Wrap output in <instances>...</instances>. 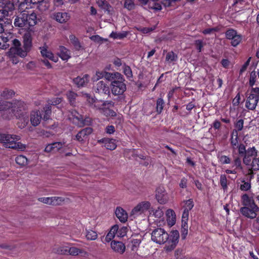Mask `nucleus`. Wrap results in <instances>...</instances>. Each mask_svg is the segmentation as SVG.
<instances>
[{"label": "nucleus", "instance_id": "f257e3e1", "mask_svg": "<svg viewBox=\"0 0 259 259\" xmlns=\"http://www.w3.org/2000/svg\"><path fill=\"white\" fill-rule=\"evenodd\" d=\"M179 232L174 230L168 234L163 229L157 228L151 233V239L159 244H165L164 248L167 251L172 250L179 242Z\"/></svg>", "mask_w": 259, "mask_h": 259}, {"label": "nucleus", "instance_id": "f03ea898", "mask_svg": "<svg viewBox=\"0 0 259 259\" xmlns=\"http://www.w3.org/2000/svg\"><path fill=\"white\" fill-rule=\"evenodd\" d=\"M27 109V105L23 101H15L12 113L9 115L5 116V119L10 120L15 116L18 120L17 123L18 127L23 129L26 126L29 121Z\"/></svg>", "mask_w": 259, "mask_h": 259}, {"label": "nucleus", "instance_id": "7ed1b4c3", "mask_svg": "<svg viewBox=\"0 0 259 259\" xmlns=\"http://www.w3.org/2000/svg\"><path fill=\"white\" fill-rule=\"evenodd\" d=\"M83 96L91 107L96 110H99L101 113L106 117H113L115 116L116 113L114 111L110 109L109 108L106 107L107 105H112L111 102H108L101 100H97L88 94H84Z\"/></svg>", "mask_w": 259, "mask_h": 259}, {"label": "nucleus", "instance_id": "20e7f679", "mask_svg": "<svg viewBox=\"0 0 259 259\" xmlns=\"http://www.w3.org/2000/svg\"><path fill=\"white\" fill-rule=\"evenodd\" d=\"M20 137L15 135L0 133V143L4 144L6 148L24 150L26 145L18 142Z\"/></svg>", "mask_w": 259, "mask_h": 259}, {"label": "nucleus", "instance_id": "39448f33", "mask_svg": "<svg viewBox=\"0 0 259 259\" xmlns=\"http://www.w3.org/2000/svg\"><path fill=\"white\" fill-rule=\"evenodd\" d=\"M148 218L149 222L154 223L158 226H163L166 224L162 207L158 206L155 209L150 208Z\"/></svg>", "mask_w": 259, "mask_h": 259}, {"label": "nucleus", "instance_id": "423d86ee", "mask_svg": "<svg viewBox=\"0 0 259 259\" xmlns=\"http://www.w3.org/2000/svg\"><path fill=\"white\" fill-rule=\"evenodd\" d=\"M151 204L148 201H143L138 203L131 210L130 217L132 219L138 218H143L146 215L145 213L149 210Z\"/></svg>", "mask_w": 259, "mask_h": 259}, {"label": "nucleus", "instance_id": "0eeeda50", "mask_svg": "<svg viewBox=\"0 0 259 259\" xmlns=\"http://www.w3.org/2000/svg\"><path fill=\"white\" fill-rule=\"evenodd\" d=\"M116 79L112 80L111 83V90L112 93L114 95H122L126 89L124 79L123 76L118 72L115 74Z\"/></svg>", "mask_w": 259, "mask_h": 259}, {"label": "nucleus", "instance_id": "6e6552de", "mask_svg": "<svg viewBox=\"0 0 259 259\" xmlns=\"http://www.w3.org/2000/svg\"><path fill=\"white\" fill-rule=\"evenodd\" d=\"M259 101V88H252L247 96L245 106L248 110H254Z\"/></svg>", "mask_w": 259, "mask_h": 259}, {"label": "nucleus", "instance_id": "1a4fd4ad", "mask_svg": "<svg viewBox=\"0 0 259 259\" xmlns=\"http://www.w3.org/2000/svg\"><path fill=\"white\" fill-rule=\"evenodd\" d=\"M14 46L10 49L8 52V55L11 56L13 55H17L21 57H25L27 56V53L29 51L26 50L21 47L20 42L17 39H14L13 40Z\"/></svg>", "mask_w": 259, "mask_h": 259}, {"label": "nucleus", "instance_id": "9d476101", "mask_svg": "<svg viewBox=\"0 0 259 259\" xmlns=\"http://www.w3.org/2000/svg\"><path fill=\"white\" fill-rule=\"evenodd\" d=\"M7 2L11 3L12 5L18 7L21 11H24L25 9H29V2L27 0H0V7L3 8ZM34 0H30V3H35Z\"/></svg>", "mask_w": 259, "mask_h": 259}, {"label": "nucleus", "instance_id": "9b49d317", "mask_svg": "<svg viewBox=\"0 0 259 259\" xmlns=\"http://www.w3.org/2000/svg\"><path fill=\"white\" fill-rule=\"evenodd\" d=\"M155 198L160 204H165L169 201L168 194L162 186L157 187L155 191Z\"/></svg>", "mask_w": 259, "mask_h": 259}, {"label": "nucleus", "instance_id": "f8f14e48", "mask_svg": "<svg viewBox=\"0 0 259 259\" xmlns=\"http://www.w3.org/2000/svg\"><path fill=\"white\" fill-rule=\"evenodd\" d=\"M240 211L244 217L250 219H254L256 217V212L259 211V207L258 206H243L240 208Z\"/></svg>", "mask_w": 259, "mask_h": 259}, {"label": "nucleus", "instance_id": "ddd939ff", "mask_svg": "<svg viewBox=\"0 0 259 259\" xmlns=\"http://www.w3.org/2000/svg\"><path fill=\"white\" fill-rule=\"evenodd\" d=\"M62 101V99L59 97H56L55 98L53 99L50 100L49 102V104L47 105L44 108V111L45 112V114L43 117V119L44 120H47L50 119V115L51 113V106L50 104L53 105H57L60 103Z\"/></svg>", "mask_w": 259, "mask_h": 259}, {"label": "nucleus", "instance_id": "4468645a", "mask_svg": "<svg viewBox=\"0 0 259 259\" xmlns=\"http://www.w3.org/2000/svg\"><path fill=\"white\" fill-rule=\"evenodd\" d=\"M68 116V119L75 124L79 126L84 124L83 117L75 110L70 111Z\"/></svg>", "mask_w": 259, "mask_h": 259}, {"label": "nucleus", "instance_id": "2eb2a0df", "mask_svg": "<svg viewBox=\"0 0 259 259\" xmlns=\"http://www.w3.org/2000/svg\"><path fill=\"white\" fill-rule=\"evenodd\" d=\"M38 200L45 204L56 205L61 204L64 199L61 197H40Z\"/></svg>", "mask_w": 259, "mask_h": 259}, {"label": "nucleus", "instance_id": "dca6fc26", "mask_svg": "<svg viewBox=\"0 0 259 259\" xmlns=\"http://www.w3.org/2000/svg\"><path fill=\"white\" fill-rule=\"evenodd\" d=\"M166 224L169 227L175 225L177 220L176 214L175 211L170 208L166 210L165 212Z\"/></svg>", "mask_w": 259, "mask_h": 259}, {"label": "nucleus", "instance_id": "f3484780", "mask_svg": "<svg viewBox=\"0 0 259 259\" xmlns=\"http://www.w3.org/2000/svg\"><path fill=\"white\" fill-rule=\"evenodd\" d=\"M14 103L15 102L11 103L0 100V111H5L3 115L4 119L5 116L9 115L12 113Z\"/></svg>", "mask_w": 259, "mask_h": 259}, {"label": "nucleus", "instance_id": "a211bd4d", "mask_svg": "<svg viewBox=\"0 0 259 259\" xmlns=\"http://www.w3.org/2000/svg\"><path fill=\"white\" fill-rule=\"evenodd\" d=\"M39 50L42 57L49 59L54 62H57L58 61V57L55 56L53 53L48 49L46 46L40 47Z\"/></svg>", "mask_w": 259, "mask_h": 259}, {"label": "nucleus", "instance_id": "6ab92c4d", "mask_svg": "<svg viewBox=\"0 0 259 259\" xmlns=\"http://www.w3.org/2000/svg\"><path fill=\"white\" fill-rule=\"evenodd\" d=\"M94 90L96 93L101 95H107L110 93L108 85L103 80L99 81L95 87Z\"/></svg>", "mask_w": 259, "mask_h": 259}, {"label": "nucleus", "instance_id": "aec40b11", "mask_svg": "<svg viewBox=\"0 0 259 259\" xmlns=\"http://www.w3.org/2000/svg\"><path fill=\"white\" fill-rule=\"evenodd\" d=\"M256 154L257 151L254 147L248 148L244 155L243 159V163L246 165H249L252 157L255 156Z\"/></svg>", "mask_w": 259, "mask_h": 259}, {"label": "nucleus", "instance_id": "412c9836", "mask_svg": "<svg viewBox=\"0 0 259 259\" xmlns=\"http://www.w3.org/2000/svg\"><path fill=\"white\" fill-rule=\"evenodd\" d=\"M42 116L39 110H33L30 115V120L31 124L33 126H37L40 122Z\"/></svg>", "mask_w": 259, "mask_h": 259}, {"label": "nucleus", "instance_id": "4be33fe9", "mask_svg": "<svg viewBox=\"0 0 259 259\" xmlns=\"http://www.w3.org/2000/svg\"><path fill=\"white\" fill-rule=\"evenodd\" d=\"M19 11L22 13L19 16H17L14 21V25L15 26L20 27H25L28 28L26 22V10L24 11H21L19 9Z\"/></svg>", "mask_w": 259, "mask_h": 259}, {"label": "nucleus", "instance_id": "5701e85b", "mask_svg": "<svg viewBox=\"0 0 259 259\" xmlns=\"http://www.w3.org/2000/svg\"><path fill=\"white\" fill-rule=\"evenodd\" d=\"M99 143L104 144V146L108 150H113L116 147V143L115 140L109 138H103L98 141Z\"/></svg>", "mask_w": 259, "mask_h": 259}, {"label": "nucleus", "instance_id": "b1692460", "mask_svg": "<svg viewBox=\"0 0 259 259\" xmlns=\"http://www.w3.org/2000/svg\"><path fill=\"white\" fill-rule=\"evenodd\" d=\"M111 247L114 251L121 254L125 250V245L120 241H112L111 243Z\"/></svg>", "mask_w": 259, "mask_h": 259}, {"label": "nucleus", "instance_id": "393cba45", "mask_svg": "<svg viewBox=\"0 0 259 259\" xmlns=\"http://www.w3.org/2000/svg\"><path fill=\"white\" fill-rule=\"evenodd\" d=\"M93 132L92 128L87 127L80 131L76 135V138L79 142H82L85 140L89 135Z\"/></svg>", "mask_w": 259, "mask_h": 259}, {"label": "nucleus", "instance_id": "a878e982", "mask_svg": "<svg viewBox=\"0 0 259 259\" xmlns=\"http://www.w3.org/2000/svg\"><path fill=\"white\" fill-rule=\"evenodd\" d=\"M241 203L244 206H257L254 202L253 197L249 196L247 194L242 195Z\"/></svg>", "mask_w": 259, "mask_h": 259}, {"label": "nucleus", "instance_id": "bb28decb", "mask_svg": "<svg viewBox=\"0 0 259 259\" xmlns=\"http://www.w3.org/2000/svg\"><path fill=\"white\" fill-rule=\"evenodd\" d=\"M26 22L28 28L35 25L37 22L36 14L33 12L28 14L26 11Z\"/></svg>", "mask_w": 259, "mask_h": 259}, {"label": "nucleus", "instance_id": "cd10ccee", "mask_svg": "<svg viewBox=\"0 0 259 259\" xmlns=\"http://www.w3.org/2000/svg\"><path fill=\"white\" fill-rule=\"evenodd\" d=\"M89 80V76L88 74H84L78 76L73 79V82L78 87H83L85 85Z\"/></svg>", "mask_w": 259, "mask_h": 259}, {"label": "nucleus", "instance_id": "c85d7f7f", "mask_svg": "<svg viewBox=\"0 0 259 259\" xmlns=\"http://www.w3.org/2000/svg\"><path fill=\"white\" fill-rule=\"evenodd\" d=\"M59 56L64 61H67L71 57L70 51L64 46H60Z\"/></svg>", "mask_w": 259, "mask_h": 259}, {"label": "nucleus", "instance_id": "c756f323", "mask_svg": "<svg viewBox=\"0 0 259 259\" xmlns=\"http://www.w3.org/2000/svg\"><path fill=\"white\" fill-rule=\"evenodd\" d=\"M115 214L121 222H125L127 221L128 215L126 212L121 207H117L115 210Z\"/></svg>", "mask_w": 259, "mask_h": 259}, {"label": "nucleus", "instance_id": "7c9ffc66", "mask_svg": "<svg viewBox=\"0 0 259 259\" xmlns=\"http://www.w3.org/2000/svg\"><path fill=\"white\" fill-rule=\"evenodd\" d=\"M54 17L59 23H62L69 20V17L65 12H58L54 14Z\"/></svg>", "mask_w": 259, "mask_h": 259}, {"label": "nucleus", "instance_id": "2f4dec72", "mask_svg": "<svg viewBox=\"0 0 259 259\" xmlns=\"http://www.w3.org/2000/svg\"><path fill=\"white\" fill-rule=\"evenodd\" d=\"M117 229H118V226L117 225L111 227L105 238V240L107 242H110L116 235L117 236Z\"/></svg>", "mask_w": 259, "mask_h": 259}, {"label": "nucleus", "instance_id": "473e14b6", "mask_svg": "<svg viewBox=\"0 0 259 259\" xmlns=\"http://www.w3.org/2000/svg\"><path fill=\"white\" fill-rule=\"evenodd\" d=\"M231 145L233 149H235L238 147V134L237 130H233L231 134Z\"/></svg>", "mask_w": 259, "mask_h": 259}, {"label": "nucleus", "instance_id": "72a5a7b5", "mask_svg": "<svg viewBox=\"0 0 259 259\" xmlns=\"http://www.w3.org/2000/svg\"><path fill=\"white\" fill-rule=\"evenodd\" d=\"M14 92L12 90L5 89L0 91V97L5 99H9L13 97Z\"/></svg>", "mask_w": 259, "mask_h": 259}, {"label": "nucleus", "instance_id": "f704fd0d", "mask_svg": "<svg viewBox=\"0 0 259 259\" xmlns=\"http://www.w3.org/2000/svg\"><path fill=\"white\" fill-rule=\"evenodd\" d=\"M70 42L73 45L76 50H79L82 46L78 40V39L73 34H70L69 36Z\"/></svg>", "mask_w": 259, "mask_h": 259}, {"label": "nucleus", "instance_id": "c9c22d12", "mask_svg": "<svg viewBox=\"0 0 259 259\" xmlns=\"http://www.w3.org/2000/svg\"><path fill=\"white\" fill-rule=\"evenodd\" d=\"M246 4L244 0H234L233 6L236 11H239L245 8Z\"/></svg>", "mask_w": 259, "mask_h": 259}, {"label": "nucleus", "instance_id": "e433bc0d", "mask_svg": "<svg viewBox=\"0 0 259 259\" xmlns=\"http://www.w3.org/2000/svg\"><path fill=\"white\" fill-rule=\"evenodd\" d=\"M35 7L40 12H43L47 11L49 8V4L47 1L42 0L41 2Z\"/></svg>", "mask_w": 259, "mask_h": 259}, {"label": "nucleus", "instance_id": "4c0bfd02", "mask_svg": "<svg viewBox=\"0 0 259 259\" xmlns=\"http://www.w3.org/2000/svg\"><path fill=\"white\" fill-rule=\"evenodd\" d=\"M16 163L20 166H25L27 163V158L22 155L17 156L15 158Z\"/></svg>", "mask_w": 259, "mask_h": 259}, {"label": "nucleus", "instance_id": "58836bf2", "mask_svg": "<svg viewBox=\"0 0 259 259\" xmlns=\"http://www.w3.org/2000/svg\"><path fill=\"white\" fill-rule=\"evenodd\" d=\"M127 33L126 32H112L110 34V37L114 39H122L127 36Z\"/></svg>", "mask_w": 259, "mask_h": 259}, {"label": "nucleus", "instance_id": "ea45409f", "mask_svg": "<svg viewBox=\"0 0 259 259\" xmlns=\"http://www.w3.org/2000/svg\"><path fill=\"white\" fill-rule=\"evenodd\" d=\"M98 235L96 232L89 230L86 231V238L88 240H95L97 238Z\"/></svg>", "mask_w": 259, "mask_h": 259}, {"label": "nucleus", "instance_id": "a19ab883", "mask_svg": "<svg viewBox=\"0 0 259 259\" xmlns=\"http://www.w3.org/2000/svg\"><path fill=\"white\" fill-rule=\"evenodd\" d=\"M66 96L70 103L72 105H74L75 100L77 96V94L72 91H69L67 93Z\"/></svg>", "mask_w": 259, "mask_h": 259}, {"label": "nucleus", "instance_id": "79ce46f5", "mask_svg": "<svg viewBox=\"0 0 259 259\" xmlns=\"http://www.w3.org/2000/svg\"><path fill=\"white\" fill-rule=\"evenodd\" d=\"M23 44V48L29 51L31 47V39L29 35H25Z\"/></svg>", "mask_w": 259, "mask_h": 259}, {"label": "nucleus", "instance_id": "37998d69", "mask_svg": "<svg viewBox=\"0 0 259 259\" xmlns=\"http://www.w3.org/2000/svg\"><path fill=\"white\" fill-rule=\"evenodd\" d=\"M8 37L0 36V49H6L9 47Z\"/></svg>", "mask_w": 259, "mask_h": 259}, {"label": "nucleus", "instance_id": "c03bdc74", "mask_svg": "<svg viewBox=\"0 0 259 259\" xmlns=\"http://www.w3.org/2000/svg\"><path fill=\"white\" fill-rule=\"evenodd\" d=\"M184 203H185L183 206L184 210L189 211L194 206V203L191 199L184 201Z\"/></svg>", "mask_w": 259, "mask_h": 259}, {"label": "nucleus", "instance_id": "a18cd8bd", "mask_svg": "<svg viewBox=\"0 0 259 259\" xmlns=\"http://www.w3.org/2000/svg\"><path fill=\"white\" fill-rule=\"evenodd\" d=\"M189 211L184 210L182 216V223L183 228L185 227L187 225V222L189 219Z\"/></svg>", "mask_w": 259, "mask_h": 259}, {"label": "nucleus", "instance_id": "49530a36", "mask_svg": "<svg viewBox=\"0 0 259 259\" xmlns=\"http://www.w3.org/2000/svg\"><path fill=\"white\" fill-rule=\"evenodd\" d=\"M256 76L255 71H253L251 72L249 79V84L250 87H252L255 84Z\"/></svg>", "mask_w": 259, "mask_h": 259}, {"label": "nucleus", "instance_id": "de8ad7c7", "mask_svg": "<svg viewBox=\"0 0 259 259\" xmlns=\"http://www.w3.org/2000/svg\"><path fill=\"white\" fill-rule=\"evenodd\" d=\"M164 101L162 98H158L156 102V110L157 112L161 113L163 110Z\"/></svg>", "mask_w": 259, "mask_h": 259}, {"label": "nucleus", "instance_id": "09e8293b", "mask_svg": "<svg viewBox=\"0 0 259 259\" xmlns=\"http://www.w3.org/2000/svg\"><path fill=\"white\" fill-rule=\"evenodd\" d=\"M235 168L237 170L238 169H242V167L241 166V160L239 157H237L234 159L233 161V165L232 167Z\"/></svg>", "mask_w": 259, "mask_h": 259}, {"label": "nucleus", "instance_id": "8fccbe9b", "mask_svg": "<svg viewBox=\"0 0 259 259\" xmlns=\"http://www.w3.org/2000/svg\"><path fill=\"white\" fill-rule=\"evenodd\" d=\"M177 56L172 52H168L166 56V61L169 62H171L176 60Z\"/></svg>", "mask_w": 259, "mask_h": 259}, {"label": "nucleus", "instance_id": "3c124183", "mask_svg": "<svg viewBox=\"0 0 259 259\" xmlns=\"http://www.w3.org/2000/svg\"><path fill=\"white\" fill-rule=\"evenodd\" d=\"M241 35L237 34L231 39L232 45L234 47L237 46L241 42Z\"/></svg>", "mask_w": 259, "mask_h": 259}, {"label": "nucleus", "instance_id": "603ef678", "mask_svg": "<svg viewBox=\"0 0 259 259\" xmlns=\"http://www.w3.org/2000/svg\"><path fill=\"white\" fill-rule=\"evenodd\" d=\"M244 121L242 119L238 120L235 123V129L234 130H237V133L238 131H240L243 127Z\"/></svg>", "mask_w": 259, "mask_h": 259}, {"label": "nucleus", "instance_id": "864d4df0", "mask_svg": "<svg viewBox=\"0 0 259 259\" xmlns=\"http://www.w3.org/2000/svg\"><path fill=\"white\" fill-rule=\"evenodd\" d=\"M220 184L224 190L227 189V177L224 175H222L220 177Z\"/></svg>", "mask_w": 259, "mask_h": 259}, {"label": "nucleus", "instance_id": "5fc2aeb1", "mask_svg": "<svg viewBox=\"0 0 259 259\" xmlns=\"http://www.w3.org/2000/svg\"><path fill=\"white\" fill-rule=\"evenodd\" d=\"M219 161L221 164H229L231 162V159L229 157L226 155H222L219 157Z\"/></svg>", "mask_w": 259, "mask_h": 259}, {"label": "nucleus", "instance_id": "6e6d98bb", "mask_svg": "<svg viewBox=\"0 0 259 259\" xmlns=\"http://www.w3.org/2000/svg\"><path fill=\"white\" fill-rule=\"evenodd\" d=\"M68 253L72 255H77L79 253L81 252V251L80 249L77 247H70L68 250Z\"/></svg>", "mask_w": 259, "mask_h": 259}, {"label": "nucleus", "instance_id": "4d7b16f0", "mask_svg": "<svg viewBox=\"0 0 259 259\" xmlns=\"http://www.w3.org/2000/svg\"><path fill=\"white\" fill-rule=\"evenodd\" d=\"M237 34V32L233 29H229L226 32V37L229 39H232Z\"/></svg>", "mask_w": 259, "mask_h": 259}, {"label": "nucleus", "instance_id": "13d9d810", "mask_svg": "<svg viewBox=\"0 0 259 259\" xmlns=\"http://www.w3.org/2000/svg\"><path fill=\"white\" fill-rule=\"evenodd\" d=\"M251 188V185L249 182L242 181V184L240 185V189L242 191H247Z\"/></svg>", "mask_w": 259, "mask_h": 259}, {"label": "nucleus", "instance_id": "bf43d9fd", "mask_svg": "<svg viewBox=\"0 0 259 259\" xmlns=\"http://www.w3.org/2000/svg\"><path fill=\"white\" fill-rule=\"evenodd\" d=\"M105 71H97L96 74L93 76L92 79L94 81H97L104 77Z\"/></svg>", "mask_w": 259, "mask_h": 259}, {"label": "nucleus", "instance_id": "052dcab7", "mask_svg": "<svg viewBox=\"0 0 259 259\" xmlns=\"http://www.w3.org/2000/svg\"><path fill=\"white\" fill-rule=\"evenodd\" d=\"M127 228L122 227L120 229H117V236L122 237L124 236L126 234Z\"/></svg>", "mask_w": 259, "mask_h": 259}, {"label": "nucleus", "instance_id": "680f3d73", "mask_svg": "<svg viewBox=\"0 0 259 259\" xmlns=\"http://www.w3.org/2000/svg\"><path fill=\"white\" fill-rule=\"evenodd\" d=\"M251 166L252 168L254 170H259V158L253 159Z\"/></svg>", "mask_w": 259, "mask_h": 259}, {"label": "nucleus", "instance_id": "e2e57ef3", "mask_svg": "<svg viewBox=\"0 0 259 259\" xmlns=\"http://www.w3.org/2000/svg\"><path fill=\"white\" fill-rule=\"evenodd\" d=\"M116 74L115 73H109L105 71V74L104 75V77H105L106 79H107L108 80H114V79H116V76L115 75Z\"/></svg>", "mask_w": 259, "mask_h": 259}, {"label": "nucleus", "instance_id": "0e129e2a", "mask_svg": "<svg viewBox=\"0 0 259 259\" xmlns=\"http://www.w3.org/2000/svg\"><path fill=\"white\" fill-rule=\"evenodd\" d=\"M91 39L97 42H102L103 41H107V39L100 37L98 35H93L90 37Z\"/></svg>", "mask_w": 259, "mask_h": 259}, {"label": "nucleus", "instance_id": "69168bd1", "mask_svg": "<svg viewBox=\"0 0 259 259\" xmlns=\"http://www.w3.org/2000/svg\"><path fill=\"white\" fill-rule=\"evenodd\" d=\"M134 7H135L134 4L132 1L127 0L125 2L124 7L126 9H127L129 10H131L133 9L134 8Z\"/></svg>", "mask_w": 259, "mask_h": 259}, {"label": "nucleus", "instance_id": "338daca9", "mask_svg": "<svg viewBox=\"0 0 259 259\" xmlns=\"http://www.w3.org/2000/svg\"><path fill=\"white\" fill-rule=\"evenodd\" d=\"M123 72L124 74L128 77L131 78L132 77V72L131 68L129 66H126L124 67Z\"/></svg>", "mask_w": 259, "mask_h": 259}, {"label": "nucleus", "instance_id": "774afa93", "mask_svg": "<svg viewBox=\"0 0 259 259\" xmlns=\"http://www.w3.org/2000/svg\"><path fill=\"white\" fill-rule=\"evenodd\" d=\"M106 134L109 135L113 134L115 131V127L113 125H108L105 129Z\"/></svg>", "mask_w": 259, "mask_h": 259}]
</instances>
